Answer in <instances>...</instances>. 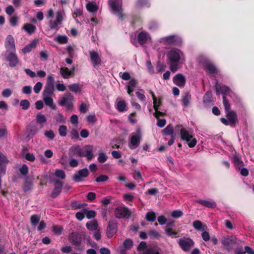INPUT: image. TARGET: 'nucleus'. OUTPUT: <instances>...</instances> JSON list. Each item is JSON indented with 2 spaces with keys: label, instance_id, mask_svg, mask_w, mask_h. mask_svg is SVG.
Masks as SVG:
<instances>
[{
  "label": "nucleus",
  "instance_id": "obj_1",
  "mask_svg": "<svg viewBox=\"0 0 254 254\" xmlns=\"http://www.w3.org/2000/svg\"><path fill=\"white\" fill-rule=\"evenodd\" d=\"M168 64L170 70L176 72L180 64H183L186 62V56L184 52L181 49L177 48H170L166 53Z\"/></svg>",
  "mask_w": 254,
  "mask_h": 254
},
{
  "label": "nucleus",
  "instance_id": "obj_2",
  "mask_svg": "<svg viewBox=\"0 0 254 254\" xmlns=\"http://www.w3.org/2000/svg\"><path fill=\"white\" fill-rule=\"evenodd\" d=\"M198 63L209 74H215L219 72V69L205 56L200 55L197 59Z\"/></svg>",
  "mask_w": 254,
  "mask_h": 254
},
{
  "label": "nucleus",
  "instance_id": "obj_3",
  "mask_svg": "<svg viewBox=\"0 0 254 254\" xmlns=\"http://www.w3.org/2000/svg\"><path fill=\"white\" fill-rule=\"evenodd\" d=\"M158 42L165 46H181L183 43L182 37L178 34H172L160 38Z\"/></svg>",
  "mask_w": 254,
  "mask_h": 254
},
{
  "label": "nucleus",
  "instance_id": "obj_4",
  "mask_svg": "<svg viewBox=\"0 0 254 254\" xmlns=\"http://www.w3.org/2000/svg\"><path fill=\"white\" fill-rule=\"evenodd\" d=\"M215 90L217 94H222L223 96V103L226 112L230 111V104L226 98V96L230 93V89L229 87L216 83L215 86Z\"/></svg>",
  "mask_w": 254,
  "mask_h": 254
},
{
  "label": "nucleus",
  "instance_id": "obj_5",
  "mask_svg": "<svg viewBox=\"0 0 254 254\" xmlns=\"http://www.w3.org/2000/svg\"><path fill=\"white\" fill-rule=\"evenodd\" d=\"M108 3L111 11L119 18L123 19L124 14L122 11V0H109Z\"/></svg>",
  "mask_w": 254,
  "mask_h": 254
},
{
  "label": "nucleus",
  "instance_id": "obj_6",
  "mask_svg": "<svg viewBox=\"0 0 254 254\" xmlns=\"http://www.w3.org/2000/svg\"><path fill=\"white\" fill-rule=\"evenodd\" d=\"M142 138V133L140 128L136 129V131L131 133L129 136L128 147L131 149L136 148L140 144Z\"/></svg>",
  "mask_w": 254,
  "mask_h": 254
},
{
  "label": "nucleus",
  "instance_id": "obj_7",
  "mask_svg": "<svg viewBox=\"0 0 254 254\" xmlns=\"http://www.w3.org/2000/svg\"><path fill=\"white\" fill-rule=\"evenodd\" d=\"M180 135L181 139L186 141L190 148L194 147L197 143V140L190 134L186 128L182 127L180 129Z\"/></svg>",
  "mask_w": 254,
  "mask_h": 254
},
{
  "label": "nucleus",
  "instance_id": "obj_8",
  "mask_svg": "<svg viewBox=\"0 0 254 254\" xmlns=\"http://www.w3.org/2000/svg\"><path fill=\"white\" fill-rule=\"evenodd\" d=\"M73 96L70 93H66L59 101V104L61 106H64L66 111H72L73 108Z\"/></svg>",
  "mask_w": 254,
  "mask_h": 254
},
{
  "label": "nucleus",
  "instance_id": "obj_9",
  "mask_svg": "<svg viewBox=\"0 0 254 254\" xmlns=\"http://www.w3.org/2000/svg\"><path fill=\"white\" fill-rule=\"evenodd\" d=\"M226 113L227 119L224 118H221V121L226 126L234 127L238 121L237 116L236 113L233 111H228Z\"/></svg>",
  "mask_w": 254,
  "mask_h": 254
},
{
  "label": "nucleus",
  "instance_id": "obj_10",
  "mask_svg": "<svg viewBox=\"0 0 254 254\" xmlns=\"http://www.w3.org/2000/svg\"><path fill=\"white\" fill-rule=\"evenodd\" d=\"M130 215L131 212L130 210L125 206H118L115 210V216L119 219L128 218L130 216Z\"/></svg>",
  "mask_w": 254,
  "mask_h": 254
},
{
  "label": "nucleus",
  "instance_id": "obj_11",
  "mask_svg": "<svg viewBox=\"0 0 254 254\" xmlns=\"http://www.w3.org/2000/svg\"><path fill=\"white\" fill-rule=\"evenodd\" d=\"M64 13L61 10H59L56 12L55 15L56 20L55 21L50 20L49 22V26L52 30H58L59 24H61L64 20Z\"/></svg>",
  "mask_w": 254,
  "mask_h": 254
},
{
  "label": "nucleus",
  "instance_id": "obj_12",
  "mask_svg": "<svg viewBox=\"0 0 254 254\" xmlns=\"http://www.w3.org/2000/svg\"><path fill=\"white\" fill-rule=\"evenodd\" d=\"M178 244L181 249L185 252H189L194 246V242L190 238H181L178 241Z\"/></svg>",
  "mask_w": 254,
  "mask_h": 254
},
{
  "label": "nucleus",
  "instance_id": "obj_13",
  "mask_svg": "<svg viewBox=\"0 0 254 254\" xmlns=\"http://www.w3.org/2000/svg\"><path fill=\"white\" fill-rule=\"evenodd\" d=\"M6 60L8 62L9 66L11 67H15L19 62V60L15 52L5 53Z\"/></svg>",
  "mask_w": 254,
  "mask_h": 254
},
{
  "label": "nucleus",
  "instance_id": "obj_14",
  "mask_svg": "<svg viewBox=\"0 0 254 254\" xmlns=\"http://www.w3.org/2000/svg\"><path fill=\"white\" fill-rule=\"evenodd\" d=\"M89 57L92 66L96 68L101 64L102 60L99 53L94 50L89 51Z\"/></svg>",
  "mask_w": 254,
  "mask_h": 254
},
{
  "label": "nucleus",
  "instance_id": "obj_15",
  "mask_svg": "<svg viewBox=\"0 0 254 254\" xmlns=\"http://www.w3.org/2000/svg\"><path fill=\"white\" fill-rule=\"evenodd\" d=\"M89 175V172L87 169L84 168L78 170L73 176V180L77 183L81 182L83 179L86 178Z\"/></svg>",
  "mask_w": 254,
  "mask_h": 254
},
{
  "label": "nucleus",
  "instance_id": "obj_16",
  "mask_svg": "<svg viewBox=\"0 0 254 254\" xmlns=\"http://www.w3.org/2000/svg\"><path fill=\"white\" fill-rule=\"evenodd\" d=\"M81 157H86L88 160H90L93 157V146L92 145H87L81 148Z\"/></svg>",
  "mask_w": 254,
  "mask_h": 254
},
{
  "label": "nucleus",
  "instance_id": "obj_17",
  "mask_svg": "<svg viewBox=\"0 0 254 254\" xmlns=\"http://www.w3.org/2000/svg\"><path fill=\"white\" fill-rule=\"evenodd\" d=\"M5 47L6 49V52H15L16 49L14 44V40L13 36L11 35H8L5 41Z\"/></svg>",
  "mask_w": 254,
  "mask_h": 254
},
{
  "label": "nucleus",
  "instance_id": "obj_18",
  "mask_svg": "<svg viewBox=\"0 0 254 254\" xmlns=\"http://www.w3.org/2000/svg\"><path fill=\"white\" fill-rule=\"evenodd\" d=\"M173 83L180 88H183L186 84V79L182 73H177L173 78Z\"/></svg>",
  "mask_w": 254,
  "mask_h": 254
},
{
  "label": "nucleus",
  "instance_id": "obj_19",
  "mask_svg": "<svg viewBox=\"0 0 254 254\" xmlns=\"http://www.w3.org/2000/svg\"><path fill=\"white\" fill-rule=\"evenodd\" d=\"M195 202L201 205L209 208H214L217 206L216 203L212 199H198L195 200Z\"/></svg>",
  "mask_w": 254,
  "mask_h": 254
},
{
  "label": "nucleus",
  "instance_id": "obj_20",
  "mask_svg": "<svg viewBox=\"0 0 254 254\" xmlns=\"http://www.w3.org/2000/svg\"><path fill=\"white\" fill-rule=\"evenodd\" d=\"M69 241L72 245L79 246L82 241V237L79 233L73 232L69 236Z\"/></svg>",
  "mask_w": 254,
  "mask_h": 254
},
{
  "label": "nucleus",
  "instance_id": "obj_21",
  "mask_svg": "<svg viewBox=\"0 0 254 254\" xmlns=\"http://www.w3.org/2000/svg\"><path fill=\"white\" fill-rule=\"evenodd\" d=\"M68 155L71 158L74 157H81L82 153L80 146L78 145L72 146L69 149Z\"/></svg>",
  "mask_w": 254,
  "mask_h": 254
},
{
  "label": "nucleus",
  "instance_id": "obj_22",
  "mask_svg": "<svg viewBox=\"0 0 254 254\" xmlns=\"http://www.w3.org/2000/svg\"><path fill=\"white\" fill-rule=\"evenodd\" d=\"M151 40L149 34L145 31H142L137 35V40L140 45H143Z\"/></svg>",
  "mask_w": 254,
  "mask_h": 254
},
{
  "label": "nucleus",
  "instance_id": "obj_23",
  "mask_svg": "<svg viewBox=\"0 0 254 254\" xmlns=\"http://www.w3.org/2000/svg\"><path fill=\"white\" fill-rule=\"evenodd\" d=\"M117 231V224L114 221H110L107 229V235L108 238L112 237Z\"/></svg>",
  "mask_w": 254,
  "mask_h": 254
},
{
  "label": "nucleus",
  "instance_id": "obj_24",
  "mask_svg": "<svg viewBox=\"0 0 254 254\" xmlns=\"http://www.w3.org/2000/svg\"><path fill=\"white\" fill-rule=\"evenodd\" d=\"M221 243L224 249L229 250L231 247L235 243V241L232 237H223L221 240Z\"/></svg>",
  "mask_w": 254,
  "mask_h": 254
},
{
  "label": "nucleus",
  "instance_id": "obj_25",
  "mask_svg": "<svg viewBox=\"0 0 254 254\" xmlns=\"http://www.w3.org/2000/svg\"><path fill=\"white\" fill-rule=\"evenodd\" d=\"M9 160L0 151V172L2 174H5L6 172V165Z\"/></svg>",
  "mask_w": 254,
  "mask_h": 254
},
{
  "label": "nucleus",
  "instance_id": "obj_26",
  "mask_svg": "<svg viewBox=\"0 0 254 254\" xmlns=\"http://www.w3.org/2000/svg\"><path fill=\"white\" fill-rule=\"evenodd\" d=\"M53 183L55 185V188L51 194V196L52 197L55 198L60 194L63 185L62 183L59 180H55Z\"/></svg>",
  "mask_w": 254,
  "mask_h": 254
},
{
  "label": "nucleus",
  "instance_id": "obj_27",
  "mask_svg": "<svg viewBox=\"0 0 254 254\" xmlns=\"http://www.w3.org/2000/svg\"><path fill=\"white\" fill-rule=\"evenodd\" d=\"M116 108L120 112H124L127 111V103L125 100H119L117 98L116 102Z\"/></svg>",
  "mask_w": 254,
  "mask_h": 254
},
{
  "label": "nucleus",
  "instance_id": "obj_28",
  "mask_svg": "<svg viewBox=\"0 0 254 254\" xmlns=\"http://www.w3.org/2000/svg\"><path fill=\"white\" fill-rule=\"evenodd\" d=\"M137 83V80L134 79H131L129 81H128L127 83V84L126 85V88L127 89V93L130 96H132L133 90H134V88L135 87V86H136Z\"/></svg>",
  "mask_w": 254,
  "mask_h": 254
},
{
  "label": "nucleus",
  "instance_id": "obj_29",
  "mask_svg": "<svg viewBox=\"0 0 254 254\" xmlns=\"http://www.w3.org/2000/svg\"><path fill=\"white\" fill-rule=\"evenodd\" d=\"M182 105L183 106L188 107L191 101V94L189 92H185L182 96L181 99Z\"/></svg>",
  "mask_w": 254,
  "mask_h": 254
},
{
  "label": "nucleus",
  "instance_id": "obj_30",
  "mask_svg": "<svg viewBox=\"0 0 254 254\" xmlns=\"http://www.w3.org/2000/svg\"><path fill=\"white\" fill-rule=\"evenodd\" d=\"M54 90V85L46 84L43 93V96H52Z\"/></svg>",
  "mask_w": 254,
  "mask_h": 254
},
{
  "label": "nucleus",
  "instance_id": "obj_31",
  "mask_svg": "<svg viewBox=\"0 0 254 254\" xmlns=\"http://www.w3.org/2000/svg\"><path fill=\"white\" fill-rule=\"evenodd\" d=\"M43 100L46 105L49 106L52 110H55L56 106L53 103L52 96H43Z\"/></svg>",
  "mask_w": 254,
  "mask_h": 254
},
{
  "label": "nucleus",
  "instance_id": "obj_32",
  "mask_svg": "<svg viewBox=\"0 0 254 254\" xmlns=\"http://www.w3.org/2000/svg\"><path fill=\"white\" fill-rule=\"evenodd\" d=\"M37 44L36 40H32L29 44H27L24 48L22 49L23 54H26L31 51L32 49L34 48Z\"/></svg>",
  "mask_w": 254,
  "mask_h": 254
},
{
  "label": "nucleus",
  "instance_id": "obj_33",
  "mask_svg": "<svg viewBox=\"0 0 254 254\" xmlns=\"http://www.w3.org/2000/svg\"><path fill=\"white\" fill-rule=\"evenodd\" d=\"M86 228L90 231L96 230L98 227V223L96 220H93L86 224Z\"/></svg>",
  "mask_w": 254,
  "mask_h": 254
},
{
  "label": "nucleus",
  "instance_id": "obj_34",
  "mask_svg": "<svg viewBox=\"0 0 254 254\" xmlns=\"http://www.w3.org/2000/svg\"><path fill=\"white\" fill-rule=\"evenodd\" d=\"M192 225L194 229L198 231H204L207 229L206 226L199 220L194 221Z\"/></svg>",
  "mask_w": 254,
  "mask_h": 254
},
{
  "label": "nucleus",
  "instance_id": "obj_35",
  "mask_svg": "<svg viewBox=\"0 0 254 254\" xmlns=\"http://www.w3.org/2000/svg\"><path fill=\"white\" fill-rule=\"evenodd\" d=\"M135 5L137 8L149 7L150 6V3L149 0H137L135 2Z\"/></svg>",
  "mask_w": 254,
  "mask_h": 254
},
{
  "label": "nucleus",
  "instance_id": "obj_36",
  "mask_svg": "<svg viewBox=\"0 0 254 254\" xmlns=\"http://www.w3.org/2000/svg\"><path fill=\"white\" fill-rule=\"evenodd\" d=\"M87 10L91 12H96L98 9L97 4L94 2H89L86 5Z\"/></svg>",
  "mask_w": 254,
  "mask_h": 254
},
{
  "label": "nucleus",
  "instance_id": "obj_37",
  "mask_svg": "<svg viewBox=\"0 0 254 254\" xmlns=\"http://www.w3.org/2000/svg\"><path fill=\"white\" fill-rule=\"evenodd\" d=\"M23 29L28 34H32L35 31L36 27L35 25L31 24L26 23L23 26Z\"/></svg>",
  "mask_w": 254,
  "mask_h": 254
},
{
  "label": "nucleus",
  "instance_id": "obj_38",
  "mask_svg": "<svg viewBox=\"0 0 254 254\" xmlns=\"http://www.w3.org/2000/svg\"><path fill=\"white\" fill-rule=\"evenodd\" d=\"M161 254L158 249L154 247H149L145 249V250L141 254Z\"/></svg>",
  "mask_w": 254,
  "mask_h": 254
},
{
  "label": "nucleus",
  "instance_id": "obj_39",
  "mask_svg": "<svg viewBox=\"0 0 254 254\" xmlns=\"http://www.w3.org/2000/svg\"><path fill=\"white\" fill-rule=\"evenodd\" d=\"M60 71V74L64 78H68L70 76V74L69 72V69L67 67H61Z\"/></svg>",
  "mask_w": 254,
  "mask_h": 254
},
{
  "label": "nucleus",
  "instance_id": "obj_40",
  "mask_svg": "<svg viewBox=\"0 0 254 254\" xmlns=\"http://www.w3.org/2000/svg\"><path fill=\"white\" fill-rule=\"evenodd\" d=\"M145 218L147 221L153 222L156 219L155 213L153 211H150L146 213Z\"/></svg>",
  "mask_w": 254,
  "mask_h": 254
},
{
  "label": "nucleus",
  "instance_id": "obj_41",
  "mask_svg": "<svg viewBox=\"0 0 254 254\" xmlns=\"http://www.w3.org/2000/svg\"><path fill=\"white\" fill-rule=\"evenodd\" d=\"M56 41L60 44H66L68 42V38L65 35H58L56 38Z\"/></svg>",
  "mask_w": 254,
  "mask_h": 254
},
{
  "label": "nucleus",
  "instance_id": "obj_42",
  "mask_svg": "<svg viewBox=\"0 0 254 254\" xmlns=\"http://www.w3.org/2000/svg\"><path fill=\"white\" fill-rule=\"evenodd\" d=\"M68 88L73 92L77 93L80 91L81 88L77 83H73L68 85Z\"/></svg>",
  "mask_w": 254,
  "mask_h": 254
},
{
  "label": "nucleus",
  "instance_id": "obj_43",
  "mask_svg": "<svg viewBox=\"0 0 254 254\" xmlns=\"http://www.w3.org/2000/svg\"><path fill=\"white\" fill-rule=\"evenodd\" d=\"M36 122L39 124H42L46 122V118L44 115L39 113L36 117Z\"/></svg>",
  "mask_w": 254,
  "mask_h": 254
},
{
  "label": "nucleus",
  "instance_id": "obj_44",
  "mask_svg": "<svg viewBox=\"0 0 254 254\" xmlns=\"http://www.w3.org/2000/svg\"><path fill=\"white\" fill-rule=\"evenodd\" d=\"M148 235L151 239H158L160 237V234L155 230H150L148 232Z\"/></svg>",
  "mask_w": 254,
  "mask_h": 254
},
{
  "label": "nucleus",
  "instance_id": "obj_45",
  "mask_svg": "<svg viewBox=\"0 0 254 254\" xmlns=\"http://www.w3.org/2000/svg\"><path fill=\"white\" fill-rule=\"evenodd\" d=\"M40 219V217L38 215L35 214L31 216L30 222L33 226H36Z\"/></svg>",
  "mask_w": 254,
  "mask_h": 254
},
{
  "label": "nucleus",
  "instance_id": "obj_46",
  "mask_svg": "<svg viewBox=\"0 0 254 254\" xmlns=\"http://www.w3.org/2000/svg\"><path fill=\"white\" fill-rule=\"evenodd\" d=\"M59 133L62 137H64L67 135V128L65 126H60L59 128Z\"/></svg>",
  "mask_w": 254,
  "mask_h": 254
},
{
  "label": "nucleus",
  "instance_id": "obj_47",
  "mask_svg": "<svg viewBox=\"0 0 254 254\" xmlns=\"http://www.w3.org/2000/svg\"><path fill=\"white\" fill-rule=\"evenodd\" d=\"M133 245L132 241L130 239H126L124 243H123V246L125 250H129L132 247Z\"/></svg>",
  "mask_w": 254,
  "mask_h": 254
},
{
  "label": "nucleus",
  "instance_id": "obj_48",
  "mask_svg": "<svg viewBox=\"0 0 254 254\" xmlns=\"http://www.w3.org/2000/svg\"><path fill=\"white\" fill-rule=\"evenodd\" d=\"M55 175L56 177L64 180L65 178L64 172L62 170L57 169L55 171Z\"/></svg>",
  "mask_w": 254,
  "mask_h": 254
},
{
  "label": "nucleus",
  "instance_id": "obj_49",
  "mask_svg": "<svg viewBox=\"0 0 254 254\" xmlns=\"http://www.w3.org/2000/svg\"><path fill=\"white\" fill-rule=\"evenodd\" d=\"M55 119L57 123L64 124L65 122V119L64 116L61 113L57 114L55 116Z\"/></svg>",
  "mask_w": 254,
  "mask_h": 254
},
{
  "label": "nucleus",
  "instance_id": "obj_50",
  "mask_svg": "<svg viewBox=\"0 0 254 254\" xmlns=\"http://www.w3.org/2000/svg\"><path fill=\"white\" fill-rule=\"evenodd\" d=\"M52 230L55 234L60 235L61 234L63 230V228L61 226H53L52 227Z\"/></svg>",
  "mask_w": 254,
  "mask_h": 254
},
{
  "label": "nucleus",
  "instance_id": "obj_51",
  "mask_svg": "<svg viewBox=\"0 0 254 254\" xmlns=\"http://www.w3.org/2000/svg\"><path fill=\"white\" fill-rule=\"evenodd\" d=\"M107 156L105 153L101 152L99 153V156L98 157V161L99 162L103 163L107 161Z\"/></svg>",
  "mask_w": 254,
  "mask_h": 254
},
{
  "label": "nucleus",
  "instance_id": "obj_52",
  "mask_svg": "<svg viewBox=\"0 0 254 254\" xmlns=\"http://www.w3.org/2000/svg\"><path fill=\"white\" fill-rule=\"evenodd\" d=\"M85 216L88 219L93 218L96 216V213L95 211L90 210H85Z\"/></svg>",
  "mask_w": 254,
  "mask_h": 254
},
{
  "label": "nucleus",
  "instance_id": "obj_53",
  "mask_svg": "<svg viewBox=\"0 0 254 254\" xmlns=\"http://www.w3.org/2000/svg\"><path fill=\"white\" fill-rule=\"evenodd\" d=\"M212 94L210 92H207L203 97V101L204 103H208L211 101Z\"/></svg>",
  "mask_w": 254,
  "mask_h": 254
},
{
  "label": "nucleus",
  "instance_id": "obj_54",
  "mask_svg": "<svg viewBox=\"0 0 254 254\" xmlns=\"http://www.w3.org/2000/svg\"><path fill=\"white\" fill-rule=\"evenodd\" d=\"M133 177L134 180L142 182L143 181V179L142 178L140 172L138 170H135L133 174Z\"/></svg>",
  "mask_w": 254,
  "mask_h": 254
},
{
  "label": "nucleus",
  "instance_id": "obj_55",
  "mask_svg": "<svg viewBox=\"0 0 254 254\" xmlns=\"http://www.w3.org/2000/svg\"><path fill=\"white\" fill-rule=\"evenodd\" d=\"M20 105L23 110H27L30 106V103L27 100H22L20 102Z\"/></svg>",
  "mask_w": 254,
  "mask_h": 254
},
{
  "label": "nucleus",
  "instance_id": "obj_56",
  "mask_svg": "<svg viewBox=\"0 0 254 254\" xmlns=\"http://www.w3.org/2000/svg\"><path fill=\"white\" fill-rule=\"evenodd\" d=\"M183 215V212L180 210H174L171 213V216L174 218H178Z\"/></svg>",
  "mask_w": 254,
  "mask_h": 254
},
{
  "label": "nucleus",
  "instance_id": "obj_57",
  "mask_svg": "<svg viewBox=\"0 0 254 254\" xmlns=\"http://www.w3.org/2000/svg\"><path fill=\"white\" fill-rule=\"evenodd\" d=\"M42 86H43V84L42 82H37L33 87V90H34V92L36 94H38L40 92V91L42 88Z\"/></svg>",
  "mask_w": 254,
  "mask_h": 254
},
{
  "label": "nucleus",
  "instance_id": "obj_58",
  "mask_svg": "<svg viewBox=\"0 0 254 254\" xmlns=\"http://www.w3.org/2000/svg\"><path fill=\"white\" fill-rule=\"evenodd\" d=\"M20 174L23 176L27 175L28 173V167L26 164H23L19 168Z\"/></svg>",
  "mask_w": 254,
  "mask_h": 254
},
{
  "label": "nucleus",
  "instance_id": "obj_59",
  "mask_svg": "<svg viewBox=\"0 0 254 254\" xmlns=\"http://www.w3.org/2000/svg\"><path fill=\"white\" fill-rule=\"evenodd\" d=\"M32 187V183L30 182H25L23 187V190L25 192H27L28 191H29Z\"/></svg>",
  "mask_w": 254,
  "mask_h": 254
},
{
  "label": "nucleus",
  "instance_id": "obj_60",
  "mask_svg": "<svg viewBox=\"0 0 254 254\" xmlns=\"http://www.w3.org/2000/svg\"><path fill=\"white\" fill-rule=\"evenodd\" d=\"M166 235L169 237H176L177 232L174 231L172 229H165Z\"/></svg>",
  "mask_w": 254,
  "mask_h": 254
},
{
  "label": "nucleus",
  "instance_id": "obj_61",
  "mask_svg": "<svg viewBox=\"0 0 254 254\" xmlns=\"http://www.w3.org/2000/svg\"><path fill=\"white\" fill-rule=\"evenodd\" d=\"M108 179L109 178L107 176L105 175H101L96 178L95 181L98 183L104 182L107 181Z\"/></svg>",
  "mask_w": 254,
  "mask_h": 254
},
{
  "label": "nucleus",
  "instance_id": "obj_62",
  "mask_svg": "<svg viewBox=\"0 0 254 254\" xmlns=\"http://www.w3.org/2000/svg\"><path fill=\"white\" fill-rule=\"evenodd\" d=\"M44 134L46 137L50 139H54L55 136L54 132L52 130H46Z\"/></svg>",
  "mask_w": 254,
  "mask_h": 254
},
{
  "label": "nucleus",
  "instance_id": "obj_63",
  "mask_svg": "<svg viewBox=\"0 0 254 254\" xmlns=\"http://www.w3.org/2000/svg\"><path fill=\"white\" fill-rule=\"evenodd\" d=\"M153 108L154 110H159V107L161 105V102L160 99H158L157 98L156 99H154L153 100Z\"/></svg>",
  "mask_w": 254,
  "mask_h": 254
},
{
  "label": "nucleus",
  "instance_id": "obj_64",
  "mask_svg": "<svg viewBox=\"0 0 254 254\" xmlns=\"http://www.w3.org/2000/svg\"><path fill=\"white\" fill-rule=\"evenodd\" d=\"M85 216V210L78 212L75 214L76 218L79 221L82 220Z\"/></svg>",
  "mask_w": 254,
  "mask_h": 254
}]
</instances>
